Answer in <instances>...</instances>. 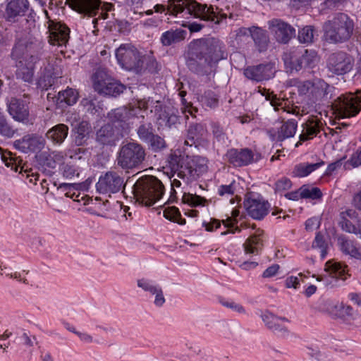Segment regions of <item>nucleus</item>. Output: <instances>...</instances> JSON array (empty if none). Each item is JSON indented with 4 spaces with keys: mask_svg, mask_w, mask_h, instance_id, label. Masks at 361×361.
Listing matches in <instances>:
<instances>
[{
    "mask_svg": "<svg viewBox=\"0 0 361 361\" xmlns=\"http://www.w3.org/2000/svg\"><path fill=\"white\" fill-rule=\"evenodd\" d=\"M224 49V44L218 38L194 40L189 46L186 66L198 75L209 76L214 73L217 63L226 58Z\"/></svg>",
    "mask_w": 361,
    "mask_h": 361,
    "instance_id": "f257e3e1",
    "label": "nucleus"
},
{
    "mask_svg": "<svg viewBox=\"0 0 361 361\" xmlns=\"http://www.w3.org/2000/svg\"><path fill=\"white\" fill-rule=\"evenodd\" d=\"M44 42L32 35L18 36L11 52L16 63V77L25 82L33 81L35 65L44 54Z\"/></svg>",
    "mask_w": 361,
    "mask_h": 361,
    "instance_id": "f03ea898",
    "label": "nucleus"
},
{
    "mask_svg": "<svg viewBox=\"0 0 361 361\" xmlns=\"http://www.w3.org/2000/svg\"><path fill=\"white\" fill-rule=\"evenodd\" d=\"M154 8L156 13H163L167 10L169 15L175 16L185 11L188 15L215 24H219L227 18L226 14L214 11L212 6L200 4L195 0H168L166 6L157 4Z\"/></svg>",
    "mask_w": 361,
    "mask_h": 361,
    "instance_id": "7ed1b4c3",
    "label": "nucleus"
},
{
    "mask_svg": "<svg viewBox=\"0 0 361 361\" xmlns=\"http://www.w3.org/2000/svg\"><path fill=\"white\" fill-rule=\"evenodd\" d=\"M208 159L201 156H185L173 153L169 158L172 170L177 172V176L187 184L196 180L208 170Z\"/></svg>",
    "mask_w": 361,
    "mask_h": 361,
    "instance_id": "20e7f679",
    "label": "nucleus"
},
{
    "mask_svg": "<svg viewBox=\"0 0 361 361\" xmlns=\"http://www.w3.org/2000/svg\"><path fill=\"white\" fill-rule=\"evenodd\" d=\"M355 23L347 14L336 13L331 20L323 25L324 39L332 44L343 43L352 37Z\"/></svg>",
    "mask_w": 361,
    "mask_h": 361,
    "instance_id": "39448f33",
    "label": "nucleus"
},
{
    "mask_svg": "<svg viewBox=\"0 0 361 361\" xmlns=\"http://www.w3.org/2000/svg\"><path fill=\"white\" fill-rule=\"evenodd\" d=\"M133 192L136 202L145 207H151L164 195V186L156 177L145 176L135 182Z\"/></svg>",
    "mask_w": 361,
    "mask_h": 361,
    "instance_id": "423d86ee",
    "label": "nucleus"
},
{
    "mask_svg": "<svg viewBox=\"0 0 361 361\" xmlns=\"http://www.w3.org/2000/svg\"><path fill=\"white\" fill-rule=\"evenodd\" d=\"M145 156V148L140 144L130 142L121 147L117 164L123 169H138L144 161Z\"/></svg>",
    "mask_w": 361,
    "mask_h": 361,
    "instance_id": "0eeeda50",
    "label": "nucleus"
},
{
    "mask_svg": "<svg viewBox=\"0 0 361 361\" xmlns=\"http://www.w3.org/2000/svg\"><path fill=\"white\" fill-rule=\"evenodd\" d=\"M94 90L99 94L117 97L125 86L111 78L104 68H97L92 76Z\"/></svg>",
    "mask_w": 361,
    "mask_h": 361,
    "instance_id": "6e6552de",
    "label": "nucleus"
},
{
    "mask_svg": "<svg viewBox=\"0 0 361 361\" xmlns=\"http://www.w3.org/2000/svg\"><path fill=\"white\" fill-rule=\"evenodd\" d=\"M116 58L118 64L125 70L139 73L142 69V56L132 44H122L116 50Z\"/></svg>",
    "mask_w": 361,
    "mask_h": 361,
    "instance_id": "1a4fd4ad",
    "label": "nucleus"
},
{
    "mask_svg": "<svg viewBox=\"0 0 361 361\" xmlns=\"http://www.w3.org/2000/svg\"><path fill=\"white\" fill-rule=\"evenodd\" d=\"M333 105L342 117H353L361 110V90L355 93L341 94L334 101Z\"/></svg>",
    "mask_w": 361,
    "mask_h": 361,
    "instance_id": "9d476101",
    "label": "nucleus"
},
{
    "mask_svg": "<svg viewBox=\"0 0 361 361\" xmlns=\"http://www.w3.org/2000/svg\"><path fill=\"white\" fill-rule=\"evenodd\" d=\"M141 111L137 108H128L126 106H121L111 110L108 113V118L118 131L121 133V136L123 137V133H126L129 129L130 121L135 117H139L138 113Z\"/></svg>",
    "mask_w": 361,
    "mask_h": 361,
    "instance_id": "9b49d317",
    "label": "nucleus"
},
{
    "mask_svg": "<svg viewBox=\"0 0 361 361\" xmlns=\"http://www.w3.org/2000/svg\"><path fill=\"white\" fill-rule=\"evenodd\" d=\"M330 89L329 85L320 78L301 82L298 85L299 94L307 95L310 99L314 102L326 98Z\"/></svg>",
    "mask_w": 361,
    "mask_h": 361,
    "instance_id": "f8f14e48",
    "label": "nucleus"
},
{
    "mask_svg": "<svg viewBox=\"0 0 361 361\" xmlns=\"http://www.w3.org/2000/svg\"><path fill=\"white\" fill-rule=\"evenodd\" d=\"M124 187V178L116 171H108L101 176L96 184L97 191L100 194H115Z\"/></svg>",
    "mask_w": 361,
    "mask_h": 361,
    "instance_id": "ddd939ff",
    "label": "nucleus"
},
{
    "mask_svg": "<svg viewBox=\"0 0 361 361\" xmlns=\"http://www.w3.org/2000/svg\"><path fill=\"white\" fill-rule=\"evenodd\" d=\"M354 66L352 56L343 51H338L330 55L327 66L329 70L338 75L350 72Z\"/></svg>",
    "mask_w": 361,
    "mask_h": 361,
    "instance_id": "4468645a",
    "label": "nucleus"
},
{
    "mask_svg": "<svg viewBox=\"0 0 361 361\" xmlns=\"http://www.w3.org/2000/svg\"><path fill=\"white\" fill-rule=\"evenodd\" d=\"M244 207L250 216L256 220H261L268 214L270 204L263 198L252 195L245 198Z\"/></svg>",
    "mask_w": 361,
    "mask_h": 361,
    "instance_id": "2eb2a0df",
    "label": "nucleus"
},
{
    "mask_svg": "<svg viewBox=\"0 0 361 361\" xmlns=\"http://www.w3.org/2000/svg\"><path fill=\"white\" fill-rule=\"evenodd\" d=\"M268 23L271 32L279 43L286 44L295 35V28L280 19H272Z\"/></svg>",
    "mask_w": 361,
    "mask_h": 361,
    "instance_id": "dca6fc26",
    "label": "nucleus"
},
{
    "mask_svg": "<svg viewBox=\"0 0 361 361\" xmlns=\"http://www.w3.org/2000/svg\"><path fill=\"white\" fill-rule=\"evenodd\" d=\"M276 70L272 63H268L257 66H250L244 69V75L256 82L268 80L274 76Z\"/></svg>",
    "mask_w": 361,
    "mask_h": 361,
    "instance_id": "f3484780",
    "label": "nucleus"
},
{
    "mask_svg": "<svg viewBox=\"0 0 361 361\" xmlns=\"http://www.w3.org/2000/svg\"><path fill=\"white\" fill-rule=\"evenodd\" d=\"M260 317L265 326L274 334L279 336H286L289 334L287 326L289 320L287 318L277 317L269 311L262 312Z\"/></svg>",
    "mask_w": 361,
    "mask_h": 361,
    "instance_id": "a211bd4d",
    "label": "nucleus"
},
{
    "mask_svg": "<svg viewBox=\"0 0 361 361\" xmlns=\"http://www.w3.org/2000/svg\"><path fill=\"white\" fill-rule=\"evenodd\" d=\"M302 131L299 137L300 141L296 143L295 147H298L302 142L312 139L322 131L326 137L327 136L322 119L317 116H310L307 121L302 125Z\"/></svg>",
    "mask_w": 361,
    "mask_h": 361,
    "instance_id": "6ab92c4d",
    "label": "nucleus"
},
{
    "mask_svg": "<svg viewBox=\"0 0 361 361\" xmlns=\"http://www.w3.org/2000/svg\"><path fill=\"white\" fill-rule=\"evenodd\" d=\"M45 139L38 134H27L14 142V147L24 152H38L45 146Z\"/></svg>",
    "mask_w": 361,
    "mask_h": 361,
    "instance_id": "aec40b11",
    "label": "nucleus"
},
{
    "mask_svg": "<svg viewBox=\"0 0 361 361\" xmlns=\"http://www.w3.org/2000/svg\"><path fill=\"white\" fill-rule=\"evenodd\" d=\"M28 104L27 99L11 97L6 103L8 112L15 121L25 123L29 117Z\"/></svg>",
    "mask_w": 361,
    "mask_h": 361,
    "instance_id": "412c9836",
    "label": "nucleus"
},
{
    "mask_svg": "<svg viewBox=\"0 0 361 361\" xmlns=\"http://www.w3.org/2000/svg\"><path fill=\"white\" fill-rule=\"evenodd\" d=\"M48 42L51 45L63 46L69 39V28L60 22H51L48 27Z\"/></svg>",
    "mask_w": 361,
    "mask_h": 361,
    "instance_id": "4be33fe9",
    "label": "nucleus"
},
{
    "mask_svg": "<svg viewBox=\"0 0 361 361\" xmlns=\"http://www.w3.org/2000/svg\"><path fill=\"white\" fill-rule=\"evenodd\" d=\"M253 159V152L248 148H231L225 154V160L235 167L247 166L252 163Z\"/></svg>",
    "mask_w": 361,
    "mask_h": 361,
    "instance_id": "5701e85b",
    "label": "nucleus"
},
{
    "mask_svg": "<svg viewBox=\"0 0 361 361\" xmlns=\"http://www.w3.org/2000/svg\"><path fill=\"white\" fill-rule=\"evenodd\" d=\"M298 123L294 119L279 123V126L270 128L267 133L274 141H283L295 135Z\"/></svg>",
    "mask_w": 361,
    "mask_h": 361,
    "instance_id": "b1692460",
    "label": "nucleus"
},
{
    "mask_svg": "<svg viewBox=\"0 0 361 361\" xmlns=\"http://www.w3.org/2000/svg\"><path fill=\"white\" fill-rule=\"evenodd\" d=\"M66 3L78 13L92 17L98 13L102 1L101 0H66Z\"/></svg>",
    "mask_w": 361,
    "mask_h": 361,
    "instance_id": "393cba45",
    "label": "nucleus"
},
{
    "mask_svg": "<svg viewBox=\"0 0 361 361\" xmlns=\"http://www.w3.org/2000/svg\"><path fill=\"white\" fill-rule=\"evenodd\" d=\"M30 4L27 0H11L6 4L4 18L7 21L16 22L25 15Z\"/></svg>",
    "mask_w": 361,
    "mask_h": 361,
    "instance_id": "a878e982",
    "label": "nucleus"
},
{
    "mask_svg": "<svg viewBox=\"0 0 361 361\" xmlns=\"http://www.w3.org/2000/svg\"><path fill=\"white\" fill-rule=\"evenodd\" d=\"M208 135L205 125L202 123H191L189 125L185 145L192 147H197L204 142Z\"/></svg>",
    "mask_w": 361,
    "mask_h": 361,
    "instance_id": "bb28decb",
    "label": "nucleus"
},
{
    "mask_svg": "<svg viewBox=\"0 0 361 361\" xmlns=\"http://www.w3.org/2000/svg\"><path fill=\"white\" fill-rule=\"evenodd\" d=\"M121 133L115 130L110 123L102 126L96 133L97 141L104 145H113L119 139Z\"/></svg>",
    "mask_w": 361,
    "mask_h": 361,
    "instance_id": "cd10ccee",
    "label": "nucleus"
},
{
    "mask_svg": "<svg viewBox=\"0 0 361 361\" xmlns=\"http://www.w3.org/2000/svg\"><path fill=\"white\" fill-rule=\"evenodd\" d=\"M338 245L343 254L361 260V245L356 241L350 240L345 235H340L338 238Z\"/></svg>",
    "mask_w": 361,
    "mask_h": 361,
    "instance_id": "c85d7f7f",
    "label": "nucleus"
},
{
    "mask_svg": "<svg viewBox=\"0 0 361 361\" xmlns=\"http://www.w3.org/2000/svg\"><path fill=\"white\" fill-rule=\"evenodd\" d=\"M68 126L59 123L49 129L45 136L54 145H61L68 137Z\"/></svg>",
    "mask_w": 361,
    "mask_h": 361,
    "instance_id": "c756f323",
    "label": "nucleus"
},
{
    "mask_svg": "<svg viewBox=\"0 0 361 361\" xmlns=\"http://www.w3.org/2000/svg\"><path fill=\"white\" fill-rule=\"evenodd\" d=\"M302 56L299 48L293 49L286 52L283 56L285 66L288 71H299L301 70L300 65V58Z\"/></svg>",
    "mask_w": 361,
    "mask_h": 361,
    "instance_id": "7c9ffc66",
    "label": "nucleus"
},
{
    "mask_svg": "<svg viewBox=\"0 0 361 361\" xmlns=\"http://www.w3.org/2000/svg\"><path fill=\"white\" fill-rule=\"evenodd\" d=\"M187 35V32L182 29H171L162 33L160 42L163 46L169 47L173 44L183 41Z\"/></svg>",
    "mask_w": 361,
    "mask_h": 361,
    "instance_id": "2f4dec72",
    "label": "nucleus"
},
{
    "mask_svg": "<svg viewBox=\"0 0 361 361\" xmlns=\"http://www.w3.org/2000/svg\"><path fill=\"white\" fill-rule=\"evenodd\" d=\"M263 231L257 230L255 233L248 238L243 244L246 254L258 255L263 247V242L261 236Z\"/></svg>",
    "mask_w": 361,
    "mask_h": 361,
    "instance_id": "473e14b6",
    "label": "nucleus"
},
{
    "mask_svg": "<svg viewBox=\"0 0 361 361\" xmlns=\"http://www.w3.org/2000/svg\"><path fill=\"white\" fill-rule=\"evenodd\" d=\"M91 130V126L89 122L82 121L80 122L74 129L75 132V143L77 146L83 145L87 138Z\"/></svg>",
    "mask_w": 361,
    "mask_h": 361,
    "instance_id": "72a5a7b5",
    "label": "nucleus"
},
{
    "mask_svg": "<svg viewBox=\"0 0 361 361\" xmlns=\"http://www.w3.org/2000/svg\"><path fill=\"white\" fill-rule=\"evenodd\" d=\"M251 37L259 51L262 52L267 49L269 39L265 30L259 27H252Z\"/></svg>",
    "mask_w": 361,
    "mask_h": 361,
    "instance_id": "f704fd0d",
    "label": "nucleus"
},
{
    "mask_svg": "<svg viewBox=\"0 0 361 361\" xmlns=\"http://www.w3.org/2000/svg\"><path fill=\"white\" fill-rule=\"evenodd\" d=\"M347 267L346 265L341 262L328 261L325 264L324 270L329 272L332 277L345 279Z\"/></svg>",
    "mask_w": 361,
    "mask_h": 361,
    "instance_id": "c9c22d12",
    "label": "nucleus"
},
{
    "mask_svg": "<svg viewBox=\"0 0 361 361\" xmlns=\"http://www.w3.org/2000/svg\"><path fill=\"white\" fill-rule=\"evenodd\" d=\"M324 164V161H320L314 164L301 163L297 164L293 171V174L295 177H305Z\"/></svg>",
    "mask_w": 361,
    "mask_h": 361,
    "instance_id": "e433bc0d",
    "label": "nucleus"
},
{
    "mask_svg": "<svg viewBox=\"0 0 361 361\" xmlns=\"http://www.w3.org/2000/svg\"><path fill=\"white\" fill-rule=\"evenodd\" d=\"M179 122V118L172 110L163 111L158 118V123L160 126L171 128Z\"/></svg>",
    "mask_w": 361,
    "mask_h": 361,
    "instance_id": "4c0bfd02",
    "label": "nucleus"
},
{
    "mask_svg": "<svg viewBox=\"0 0 361 361\" xmlns=\"http://www.w3.org/2000/svg\"><path fill=\"white\" fill-rule=\"evenodd\" d=\"M299 49L302 54L300 62V65H301V69L305 68L314 67L318 61L317 53L314 50H307L302 48H299Z\"/></svg>",
    "mask_w": 361,
    "mask_h": 361,
    "instance_id": "58836bf2",
    "label": "nucleus"
},
{
    "mask_svg": "<svg viewBox=\"0 0 361 361\" xmlns=\"http://www.w3.org/2000/svg\"><path fill=\"white\" fill-rule=\"evenodd\" d=\"M142 122L137 129V134L140 140L144 142H149L154 135V128L151 122Z\"/></svg>",
    "mask_w": 361,
    "mask_h": 361,
    "instance_id": "ea45409f",
    "label": "nucleus"
},
{
    "mask_svg": "<svg viewBox=\"0 0 361 361\" xmlns=\"http://www.w3.org/2000/svg\"><path fill=\"white\" fill-rule=\"evenodd\" d=\"M78 100V92L72 88H67L65 90L60 91L57 96V102L59 104H66L68 106L73 105Z\"/></svg>",
    "mask_w": 361,
    "mask_h": 361,
    "instance_id": "a19ab883",
    "label": "nucleus"
},
{
    "mask_svg": "<svg viewBox=\"0 0 361 361\" xmlns=\"http://www.w3.org/2000/svg\"><path fill=\"white\" fill-rule=\"evenodd\" d=\"M90 183L91 181L88 182V180H86L82 183H62L60 185L59 188L63 191H66L65 195L66 197L73 198L74 192L71 194V191L75 190H87L88 185Z\"/></svg>",
    "mask_w": 361,
    "mask_h": 361,
    "instance_id": "79ce46f5",
    "label": "nucleus"
},
{
    "mask_svg": "<svg viewBox=\"0 0 361 361\" xmlns=\"http://www.w3.org/2000/svg\"><path fill=\"white\" fill-rule=\"evenodd\" d=\"M302 199L317 200L322 197V193L319 188L304 185L300 187Z\"/></svg>",
    "mask_w": 361,
    "mask_h": 361,
    "instance_id": "37998d69",
    "label": "nucleus"
},
{
    "mask_svg": "<svg viewBox=\"0 0 361 361\" xmlns=\"http://www.w3.org/2000/svg\"><path fill=\"white\" fill-rule=\"evenodd\" d=\"M182 202L192 207L204 206L207 200L204 197L197 195L184 192L182 197Z\"/></svg>",
    "mask_w": 361,
    "mask_h": 361,
    "instance_id": "c03bdc74",
    "label": "nucleus"
},
{
    "mask_svg": "<svg viewBox=\"0 0 361 361\" xmlns=\"http://www.w3.org/2000/svg\"><path fill=\"white\" fill-rule=\"evenodd\" d=\"M137 284L139 288L153 295L161 288L154 281L147 279H138Z\"/></svg>",
    "mask_w": 361,
    "mask_h": 361,
    "instance_id": "a18cd8bd",
    "label": "nucleus"
},
{
    "mask_svg": "<svg viewBox=\"0 0 361 361\" xmlns=\"http://www.w3.org/2000/svg\"><path fill=\"white\" fill-rule=\"evenodd\" d=\"M327 243L323 234L320 232L317 233L314 241L312 242L313 248L321 250V259H324L327 255Z\"/></svg>",
    "mask_w": 361,
    "mask_h": 361,
    "instance_id": "49530a36",
    "label": "nucleus"
},
{
    "mask_svg": "<svg viewBox=\"0 0 361 361\" xmlns=\"http://www.w3.org/2000/svg\"><path fill=\"white\" fill-rule=\"evenodd\" d=\"M314 27L312 25H307L302 27L298 32V40L301 43H312L314 38Z\"/></svg>",
    "mask_w": 361,
    "mask_h": 361,
    "instance_id": "de8ad7c7",
    "label": "nucleus"
},
{
    "mask_svg": "<svg viewBox=\"0 0 361 361\" xmlns=\"http://www.w3.org/2000/svg\"><path fill=\"white\" fill-rule=\"evenodd\" d=\"M219 302L225 307L231 310L232 311L245 314L246 310L245 307L240 303L235 302L233 300L226 299L224 298H219Z\"/></svg>",
    "mask_w": 361,
    "mask_h": 361,
    "instance_id": "09e8293b",
    "label": "nucleus"
},
{
    "mask_svg": "<svg viewBox=\"0 0 361 361\" xmlns=\"http://www.w3.org/2000/svg\"><path fill=\"white\" fill-rule=\"evenodd\" d=\"M262 95L265 96L267 100L270 101L271 105L276 111H279V109H283V111H285L286 103L278 98L276 95L274 94L272 92H267L266 94L262 93Z\"/></svg>",
    "mask_w": 361,
    "mask_h": 361,
    "instance_id": "8fccbe9b",
    "label": "nucleus"
},
{
    "mask_svg": "<svg viewBox=\"0 0 361 361\" xmlns=\"http://www.w3.org/2000/svg\"><path fill=\"white\" fill-rule=\"evenodd\" d=\"M0 159L5 164L7 167H11L12 170L18 171V167L16 164V159L13 157L11 152L5 151L0 152Z\"/></svg>",
    "mask_w": 361,
    "mask_h": 361,
    "instance_id": "3c124183",
    "label": "nucleus"
},
{
    "mask_svg": "<svg viewBox=\"0 0 361 361\" xmlns=\"http://www.w3.org/2000/svg\"><path fill=\"white\" fill-rule=\"evenodd\" d=\"M212 129L214 137L216 140V141L221 143H225L226 140H227V136L223 128L217 123H214L212 126Z\"/></svg>",
    "mask_w": 361,
    "mask_h": 361,
    "instance_id": "603ef678",
    "label": "nucleus"
},
{
    "mask_svg": "<svg viewBox=\"0 0 361 361\" xmlns=\"http://www.w3.org/2000/svg\"><path fill=\"white\" fill-rule=\"evenodd\" d=\"M291 186L290 180L286 177H283L275 183L274 190L276 192H279L290 189Z\"/></svg>",
    "mask_w": 361,
    "mask_h": 361,
    "instance_id": "864d4df0",
    "label": "nucleus"
},
{
    "mask_svg": "<svg viewBox=\"0 0 361 361\" xmlns=\"http://www.w3.org/2000/svg\"><path fill=\"white\" fill-rule=\"evenodd\" d=\"M344 213L341 214V220L339 222V224L341 228L346 232L350 233H357V229L352 222L346 219L344 216Z\"/></svg>",
    "mask_w": 361,
    "mask_h": 361,
    "instance_id": "5fc2aeb1",
    "label": "nucleus"
},
{
    "mask_svg": "<svg viewBox=\"0 0 361 361\" xmlns=\"http://www.w3.org/2000/svg\"><path fill=\"white\" fill-rule=\"evenodd\" d=\"M235 191V183L233 181L229 185H221L218 188V194L220 196L233 195Z\"/></svg>",
    "mask_w": 361,
    "mask_h": 361,
    "instance_id": "6e6d98bb",
    "label": "nucleus"
},
{
    "mask_svg": "<svg viewBox=\"0 0 361 361\" xmlns=\"http://www.w3.org/2000/svg\"><path fill=\"white\" fill-rule=\"evenodd\" d=\"M147 143L150 145L154 151L161 150L166 147L164 140L158 135L155 134L152 140Z\"/></svg>",
    "mask_w": 361,
    "mask_h": 361,
    "instance_id": "4d7b16f0",
    "label": "nucleus"
},
{
    "mask_svg": "<svg viewBox=\"0 0 361 361\" xmlns=\"http://www.w3.org/2000/svg\"><path fill=\"white\" fill-rule=\"evenodd\" d=\"M18 340L22 344L27 347H32L36 343V338L35 336H31L25 331H22L20 335L18 337Z\"/></svg>",
    "mask_w": 361,
    "mask_h": 361,
    "instance_id": "13d9d810",
    "label": "nucleus"
},
{
    "mask_svg": "<svg viewBox=\"0 0 361 361\" xmlns=\"http://www.w3.org/2000/svg\"><path fill=\"white\" fill-rule=\"evenodd\" d=\"M341 314L344 318L346 322L350 324V322L355 319L357 317V313L350 306L343 307Z\"/></svg>",
    "mask_w": 361,
    "mask_h": 361,
    "instance_id": "bf43d9fd",
    "label": "nucleus"
},
{
    "mask_svg": "<svg viewBox=\"0 0 361 361\" xmlns=\"http://www.w3.org/2000/svg\"><path fill=\"white\" fill-rule=\"evenodd\" d=\"M51 64L49 63L47 67H46V71L48 73V77H50V79L48 81V86H51L54 82V80L55 78H58L60 77L61 69L58 65H55V67H53V71H51Z\"/></svg>",
    "mask_w": 361,
    "mask_h": 361,
    "instance_id": "052dcab7",
    "label": "nucleus"
},
{
    "mask_svg": "<svg viewBox=\"0 0 361 361\" xmlns=\"http://www.w3.org/2000/svg\"><path fill=\"white\" fill-rule=\"evenodd\" d=\"M164 216L171 221H176L178 217H180V212L176 207H170L164 211Z\"/></svg>",
    "mask_w": 361,
    "mask_h": 361,
    "instance_id": "680f3d73",
    "label": "nucleus"
},
{
    "mask_svg": "<svg viewBox=\"0 0 361 361\" xmlns=\"http://www.w3.org/2000/svg\"><path fill=\"white\" fill-rule=\"evenodd\" d=\"M80 104L87 113L94 114L97 112V106L94 102L92 99L87 98L83 99Z\"/></svg>",
    "mask_w": 361,
    "mask_h": 361,
    "instance_id": "e2e57ef3",
    "label": "nucleus"
},
{
    "mask_svg": "<svg viewBox=\"0 0 361 361\" xmlns=\"http://www.w3.org/2000/svg\"><path fill=\"white\" fill-rule=\"evenodd\" d=\"M76 335L78 336L80 340L85 343H87V344L92 343H95L97 344L101 343V342L99 340L94 339L93 336L87 332L78 331V333H76Z\"/></svg>",
    "mask_w": 361,
    "mask_h": 361,
    "instance_id": "0e129e2a",
    "label": "nucleus"
},
{
    "mask_svg": "<svg viewBox=\"0 0 361 361\" xmlns=\"http://www.w3.org/2000/svg\"><path fill=\"white\" fill-rule=\"evenodd\" d=\"M349 162L353 167L361 166V146L352 154Z\"/></svg>",
    "mask_w": 361,
    "mask_h": 361,
    "instance_id": "69168bd1",
    "label": "nucleus"
},
{
    "mask_svg": "<svg viewBox=\"0 0 361 361\" xmlns=\"http://www.w3.org/2000/svg\"><path fill=\"white\" fill-rule=\"evenodd\" d=\"M154 295V305L157 307H161L166 302V299L164 295L162 288H161L160 289H159L158 291Z\"/></svg>",
    "mask_w": 361,
    "mask_h": 361,
    "instance_id": "338daca9",
    "label": "nucleus"
},
{
    "mask_svg": "<svg viewBox=\"0 0 361 361\" xmlns=\"http://www.w3.org/2000/svg\"><path fill=\"white\" fill-rule=\"evenodd\" d=\"M202 100H204L206 104L210 107L215 106L218 102L217 99L214 97L213 92H212L205 94V95L202 97Z\"/></svg>",
    "mask_w": 361,
    "mask_h": 361,
    "instance_id": "774afa93",
    "label": "nucleus"
}]
</instances>
